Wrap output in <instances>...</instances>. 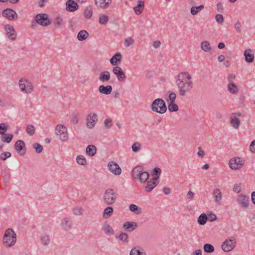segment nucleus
<instances>
[{"mask_svg":"<svg viewBox=\"0 0 255 255\" xmlns=\"http://www.w3.org/2000/svg\"><path fill=\"white\" fill-rule=\"evenodd\" d=\"M108 169L115 175H120L121 174L122 170L119 165L114 161H111L108 164Z\"/></svg>","mask_w":255,"mask_h":255,"instance_id":"ddd939ff","label":"nucleus"},{"mask_svg":"<svg viewBox=\"0 0 255 255\" xmlns=\"http://www.w3.org/2000/svg\"><path fill=\"white\" fill-rule=\"evenodd\" d=\"M161 173V170L159 167H155L153 169V177L152 178H155L156 180L158 181V179L159 178V176Z\"/></svg>","mask_w":255,"mask_h":255,"instance_id":"49530a36","label":"nucleus"},{"mask_svg":"<svg viewBox=\"0 0 255 255\" xmlns=\"http://www.w3.org/2000/svg\"><path fill=\"white\" fill-rule=\"evenodd\" d=\"M35 20L39 25L46 26L51 23V20L46 13H40L35 16Z\"/></svg>","mask_w":255,"mask_h":255,"instance_id":"6e6552de","label":"nucleus"},{"mask_svg":"<svg viewBox=\"0 0 255 255\" xmlns=\"http://www.w3.org/2000/svg\"><path fill=\"white\" fill-rule=\"evenodd\" d=\"M98 120V115L96 113L93 112L89 113L86 118L87 128L90 129L94 128Z\"/></svg>","mask_w":255,"mask_h":255,"instance_id":"9d476101","label":"nucleus"},{"mask_svg":"<svg viewBox=\"0 0 255 255\" xmlns=\"http://www.w3.org/2000/svg\"><path fill=\"white\" fill-rule=\"evenodd\" d=\"M129 209L130 211L136 214H140L142 212L141 209L135 204L130 205L129 206Z\"/></svg>","mask_w":255,"mask_h":255,"instance_id":"58836bf2","label":"nucleus"},{"mask_svg":"<svg viewBox=\"0 0 255 255\" xmlns=\"http://www.w3.org/2000/svg\"><path fill=\"white\" fill-rule=\"evenodd\" d=\"M176 95L173 92H168V95L166 99L168 103L174 102L176 99Z\"/></svg>","mask_w":255,"mask_h":255,"instance_id":"79ce46f5","label":"nucleus"},{"mask_svg":"<svg viewBox=\"0 0 255 255\" xmlns=\"http://www.w3.org/2000/svg\"><path fill=\"white\" fill-rule=\"evenodd\" d=\"M112 89L111 85H101L99 86L98 90L101 94L108 95L111 93Z\"/></svg>","mask_w":255,"mask_h":255,"instance_id":"412c9836","label":"nucleus"},{"mask_svg":"<svg viewBox=\"0 0 255 255\" xmlns=\"http://www.w3.org/2000/svg\"><path fill=\"white\" fill-rule=\"evenodd\" d=\"M144 7V2L143 0H140L138 1V4L133 8V10L137 15L141 14Z\"/></svg>","mask_w":255,"mask_h":255,"instance_id":"c85d7f7f","label":"nucleus"},{"mask_svg":"<svg viewBox=\"0 0 255 255\" xmlns=\"http://www.w3.org/2000/svg\"><path fill=\"white\" fill-rule=\"evenodd\" d=\"M2 136L1 140L3 142L9 143L11 140L13 135L11 134H4Z\"/></svg>","mask_w":255,"mask_h":255,"instance_id":"603ef678","label":"nucleus"},{"mask_svg":"<svg viewBox=\"0 0 255 255\" xmlns=\"http://www.w3.org/2000/svg\"><path fill=\"white\" fill-rule=\"evenodd\" d=\"M40 240L42 245L47 246L50 243V239L48 235L44 234L40 235Z\"/></svg>","mask_w":255,"mask_h":255,"instance_id":"2f4dec72","label":"nucleus"},{"mask_svg":"<svg viewBox=\"0 0 255 255\" xmlns=\"http://www.w3.org/2000/svg\"><path fill=\"white\" fill-rule=\"evenodd\" d=\"M228 92L232 95H236L239 92L240 89L237 85L235 83L228 84L227 85Z\"/></svg>","mask_w":255,"mask_h":255,"instance_id":"4be33fe9","label":"nucleus"},{"mask_svg":"<svg viewBox=\"0 0 255 255\" xmlns=\"http://www.w3.org/2000/svg\"><path fill=\"white\" fill-rule=\"evenodd\" d=\"M134 43V40L131 37H128L125 39L124 44L127 47H128Z\"/></svg>","mask_w":255,"mask_h":255,"instance_id":"3c124183","label":"nucleus"},{"mask_svg":"<svg viewBox=\"0 0 255 255\" xmlns=\"http://www.w3.org/2000/svg\"><path fill=\"white\" fill-rule=\"evenodd\" d=\"M112 121L110 118L107 119L104 121V126L107 128H109L112 127Z\"/></svg>","mask_w":255,"mask_h":255,"instance_id":"0e129e2a","label":"nucleus"},{"mask_svg":"<svg viewBox=\"0 0 255 255\" xmlns=\"http://www.w3.org/2000/svg\"><path fill=\"white\" fill-rule=\"evenodd\" d=\"M112 71L115 74L119 81H124L126 78V75L122 68L119 66H115L113 67Z\"/></svg>","mask_w":255,"mask_h":255,"instance_id":"f8f14e48","label":"nucleus"},{"mask_svg":"<svg viewBox=\"0 0 255 255\" xmlns=\"http://www.w3.org/2000/svg\"><path fill=\"white\" fill-rule=\"evenodd\" d=\"M236 76L234 74H230L228 75L227 77V80L228 81V84L230 83H235V81L236 80Z\"/></svg>","mask_w":255,"mask_h":255,"instance_id":"e2e57ef3","label":"nucleus"},{"mask_svg":"<svg viewBox=\"0 0 255 255\" xmlns=\"http://www.w3.org/2000/svg\"><path fill=\"white\" fill-rule=\"evenodd\" d=\"M32 147L35 149V151L37 153H41L43 150L42 146L38 143L33 144Z\"/></svg>","mask_w":255,"mask_h":255,"instance_id":"864d4df0","label":"nucleus"},{"mask_svg":"<svg viewBox=\"0 0 255 255\" xmlns=\"http://www.w3.org/2000/svg\"><path fill=\"white\" fill-rule=\"evenodd\" d=\"M71 122L74 124H76L78 122V114L73 113L71 115Z\"/></svg>","mask_w":255,"mask_h":255,"instance_id":"680f3d73","label":"nucleus"},{"mask_svg":"<svg viewBox=\"0 0 255 255\" xmlns=\"http://www.w3.org/2000/svg\"><path fill=\"white\" fill-rule=\"evenodd\" d=\"M72 211L75 215L80 216L83 213L84 210L82 207L77 206L73 208Z\"/></svg>","mask_w":255,"mask_h":255,"instance_id":"a18cd8bd","label":"nucleus"},{"mask_svg":"<svg viewBox=\"0 0 255 255\" xmlns=\"http://www.w3.org/2000/svg\"><path fill=\"white\" fill-rule=\"evenodd\" d=\"M191 75L187 72L179 73L175 80V84L178 89V94L184 97L190 93L193 88Z\"/></svg>","mask_w":255,"mask_h":255,"instance_id":"f257e3e1","label":"nucleus"},{"mask_svg":"<svg viewBox=\"0 0 255 255\" xmlns=\"http://www.w3.org/2000/svg\"><path fill=\"white\" fill-rule=\"evenodd\" d=\"M77 163L81 165H87V161L86 158L83 155H79L76 158Z\"/></svg>","mask_w":255,"mask_h":255,"instance_id":"37998d69","label":"nucleus"},{"mask_svg":"<svg viewBox=\"0 0 255 255\" xmlns=\"http://www.w3.org/2000/svg\"><path fill=\"white\" fill-rule=\"evenodd\" d=\"M130 255H146L144 252H140L139 250L133 248L130 252Z\"/></svg>","mask_w":255,"mask_h":255,"instance_id":"5fc2aeb1","label":"nucleus"},{"mask_svg":"<svg viewBox=\"0 0 255 255\" xmlns=\"http://www.w3.org/2000/svg\"><path fill=\"white\" fill-rule=\"evenodd\" d=\"M119 238L120 240H121L122 242L125 243H128V235L127 234L125 233H121L119 236Z\"/></svg>","mask_w":255,"mask_h":255,"instance_id":"052dcab7","label":"nucleus"},{"mask_svg":"<svg viewBox=\"0 0 255 255\" xmlns=\"http://www.w3.org/2000/svg\"><path fill=\"white\" fill-rule=\"evenodd\" d=\"M215 20L217 23L222 24L224 22V18L223 16L221 14H217L215 17Z\"/></svg>","mask_w":255,"mask_h":255,"instance_id":"4d7b16f0","label":"nucleus"},{"mask_svg":"<svg viewBox=\"0 0 255 255\" xmlns=\"http://www.w3.org/2000/svg\"><path fill=\"white\" fill-rule=\"evenodd\" d=\"M158 184V181L156 180L155 178H152L151 180H149L145 187V191L149 193L151 192Z\"/></svg>","mask_w":255,"mask_h":255,"instance_id":"a211bd4d","label":"nucleus"},{"mask_svg":"<svg viewBox=\"0 0 255 255\" xmlns=\"http://www.w3.org/2000/svg\"><path fill=\"white\" fill-rule=\"evenodd\" d=\"M11 156V154L9 152H2L0 154V159L1 160L4 161L7 158L10 157Z\"/></svg>","mask_w":255,"mask_h":255,"instance_id":"13d9d810","label":"nucleus"},{"mask_svg":"<svg viewBox=\"0 0 255 255\" xmlns=\"http://www.w3.org/2000/svg\"><path fill=\"white\" fill-rule=\"evenodd\" d=\"M212 195L215 203L218 205H222L223 196L221 189L219 188L214 189L212 191Z\"/></svg>","mask_w":255,"mask_h":255,"instance_id":"9b49d317","label":"nucleus"},{"mask_svg":"<svg viewBox=\"0 0 255 255\" xmlns=\"http://www.w3.org/2000/svg\"><path fill=\"white\" fill-rule=\"evenodd\" d=\"M244 55L245 57V60L247 62L251 63L254 61L255 55L251 49H248L245 50Z\"/></svg>","mask_w":255,"mask_h":255,"instance_id":"aec40b11","label":"nucleus"},{"mask_svg":"<svg viewBox=\"0 0 255 255\" xmlns=\"http://www.w3.org/2000/svg\"><path fill=\"white\" fill-rule=\"evenodd\" d=\"M108 20L109 17L105 14H102L99 17V22L100 24H106L108 22Z\"/></svg>","mask_w":255,"mask_h":255,"instance_id":"8fccbe9b","label":"nucleus"},{"mask_svg":"<svg viewBox=\"0 0 255 255\" xmlns=\"http://www.w3.org/2000/svg\"><path fill=\"white\" fill-rule=\"evenodd\" d=\"M148 177L149 174L148 172L143 171L142 172H141V174L140 175L139 177L138 178V179L139 180L140 182L145 183L148 178Z\"/></svg>","mask_w":255,"mask_h":255,"instance_id":"a19ab883","label":"nucleus"},{"mask_svg":"<svg viewBox=\"0 0 255 255\" xmlns=\"http://www.w3.org/2000/svg\"><path fill=\"white\" fill-rule=\"evenodd\" d=\"M137 227L136 222H126L123 224V227L127 232H131Z\"/></svg>","mask_w":255,"mask_h":255,"instance_id":"6ab92c4d","label":"nucleus"},{"mask_svg":"<svg viewBox=\"0 0 255 255\" xmlns=\"http://www.w3.org/2000/svg\"><path fill=\"white\" fill-rule=\"evenodd\" d=\"M168 104V110L170 112H176L178 110V109H179L178 106H177V105L175 104L174 102L169 103Z\"/></svg>","mask_w":255,"mask_h":255,"instance_id":"09e8293b","label":"nucleus"},{"mask_svg":"<svg viewBox=\"0 0 255 255\" xmlns=\"http://www.w3.org/2000/svg\"><path fill=\"white\" fill-rule=\"evenodd\" d=\"M117 195L113 189H108L103 195V201L108 205L113 204L116 201Z\"/></svg>","mask_w":255,"mask_h":255,"instance_id":"39448f33","label":"nucleus"},{"mask_svg":"<svg viewBox=\"0 0 255 255\" xmlns=\"http://www.w3.org/2000/svg\"><path fill=\"white\" fill-rule=\"evenodd\" d=\"M2 14L3 16L11 20L16 19L18 18L17 13L12 9H5L3 10Z\"/></svg>","mask_w":255,"mask_h":255,"instance_id":"4468645a","label":"nucleus"},{"mask_svg":"<svg viewBox=\"0 0 255 255\" xmlns=\"http://www.w3.org/2000/svg\"><path fill=\"white\" fill-rule=\"evenodd\" d=\"M208 220V217L205 213L201 214L198 218V223L200 225H204Z\"/></svg>","mask_w":255,"mask_h":255,"instance_id":"4c0bfd02","label":"nucleus"},{"mask_svg":"<svg viewBox=\"0 0 255 255\" xmlns=\"http://www.w3.org/2000/svg\"><path fill=\"white\" fill-rule=\"evenodd\" d=\"M93 15V9L91 6H87L84 11V16L86 19L90 18Z\"/></svg>","mask_w":255,"mask_h":255,"instance_id":"c9c22d12","label":"nucleus"},{"mask_svg":"<svg viewBox=\"0 0 255 255\" xmlns=\"http://www.w3.org/2000/svg\"><path fill=\"white\" fill-rule=\"evenodd\" d=\"M143 171V167L140 165L135 166L133 169L132 172V177L134 179H138L139 177L141 172Z\"/></svg>","mask_w":255,"mask_h":255,"instance_id":"b1692460","label":"nucleus"},{"mask_svg":"<svg viewBox=\"0 0 255 255\" xmlns=\"http://www.w3.org/2000/svg\"><path fill=\"white\" fill-rule=\"evenodd\" d=\"M122 58V54L117 52L111 58L110 63L112 65L117 66L121 61Z\"/></svg>","mask_w":255,"mask_h":255,"instance_id":"393cba45","label":"nucleus"},{"mask_svg":"<svg viewBox=\"0 0 255 255\" xmlns=\"http://www.w3.org/2000/svg\"><path fill=\"white\" fill-rule=\"evenodd\" d=\"M18 86L20 91L24 94H30L34 90L32 83L24 78H22L19 80Z\"/></svg>","mask_w":255,"mask_h":255,"instance_id":"20e7f679","label":"nucleus"},{"mask_svg":"<svg viewBox=\"0 0 255 255\" xmlns=\"http://www.w3.org/2000/svg\"><path fill=\"white\" fill-rule=\"evenodd\" d=\"M112 0H95L96 5L102 9L108 8Z\"/></svg>","mask_w":255,"mask_h":255,"instance_id":"dca6fc26","label":"nucleus"},{"mask_svg":"<svg viewBox=\"0 0 255 255\" xmlns=\"http://www.w3.org/2000/svg\"><path fill=\"white\" fill-rule=\"evenodd\" d=\"M244 164L245 161L239 157L232 158L229 162L230 168L234 170H237L241 169Z\"/></svg>","mask_w":255,"mask_h":255,"instance_id":"0eeeda50","label":"nucleus"},{"mask_svg":"<svg viewBox=\"0 0 255 255\" xmlns=\"http://www.w3.org/2000/svg\"><path fill=\"white\" fill-rule=\"evenodd\" d=\"M4 29L9 39L14 40L16 39V33L12 26L9 24L6 25L4 26Z\"/></svg>","mask_w":255,"mask_h":255,"instance_id":"2eb2a0df","label":"nucleus"},{"mask_svg":"<svg viewBox=\"0 0 255 255\" xmlns=\"http://www.w3.org/2000/svg\"><path fill=\"white\" fill-rule=\"evenodd\" d=\"M250 148L252 152L255 153V140L251 142Z\"/></svg>","mask_w":255,"mask_h":255,"instance_id":"774afa93","label":"nucleus"},{"mask_svg":"<svg viewBox=\"0 0 255 255\" xmlns=\"http://www.w3.org/2000/svg\"><path fill=\"white\" fill-rule=\"evenodd\" d=\"M204 6L202 4L199 6H193L190 9V12L192 15H196L199 11L204 9Z\"/></svg>","mask_w":255,"mask_h":255,"instance_id":"f704fd0d","label":"nucleus"},{"mask_svg":"<svg viewBox=\"0 0 255 255\" xmlns=\"http://www.w3.org/2000/svg\"><path fill=\"white\" fill-rule=\"evenodd\" d=\"M201 48L206 52H209L212 50V47L208 41H204L201 43Z\"/></svg>","mask_w":255,"mask_h":255,"instance_id":"473e14b6","label":"nucleus"},{"mask_svg":"<svg viewBox=\"0 0 255 255\" xmlns=\"http://www.w3.org/2000/svg\"><path fill=\"white\" fill-rule=\"evenodd\" d=\"M96 147L92 144L88 145L86 149V153L90 156H94L96 154Z\"/></svg>","mask_w":255,"mask_h":255,"instance_id":"7c9ffc66","label":"nucleus"},{"mask_svg":"<svg viewBox=\"0 0 255 255\" xmlns=\"http://www.w3.org/2000/svg\"><path fill=\"white\" fill-rule=\"evenodd\" d=\"M234 28L238 33L242 32V24L239 21H237L234 24Z\"/></svg>","mask_w":255,"mask_h":255,"instance_id":"bf43d9fd","label":"nucleus"},{"mask_svg":"<svg viewBox=\"0 0 255 255\" xmlns=\"http://www.w3.org/2000/svg\"><path fill=\"white\" fill-rule=\"evenodd\" d=\"M237 244L236 239L234 237L226 239L222 244V250L225 252H229L233 250Z\"/></svg>","mask_w":255,"mask_h":255,"instance_id":"423d86ee","label":"nucleus"},{"mask_svg":"<svg viewBox=\"0 0 255 255\" xmlns=\"http://www.w3.org/2000/svg\"><path fill=\"white\" fill-rule=\"evenodd\" d=\"M114 209L113 207L109 206L106 208L103 211V217L105 219L110 218L113 214Z\"/></svg>","mask_w":255,"mask_h":255,"instance_id":"72a5a7b5","label":"nucleus"},{"mask_svg":"<svg viewBox=\"0 0 255 255\" xmlns=\"http://www.w3.org/2000/svg\"><path fill=\"white\" fill-rule=\"evenodd\" d=\"M16 242V235L10 228L5 230L3 238V244L9 247L13 246Z\"/></svg>","mask_w":255,"mask_h":255,"instance_id":"f03ea898","label":"nucleus"},{"mask_svg":"<svg viewBox=\"0 0 255 255\" xmlns=\"http://www.w3.org/2000/svg\"><path fill=\"white\" fill-rule=\"evenodd\" d=\"M72 222L70 219H65V230H69L72 227Z\"/></svg>","mask_w":255,"mask_h":255,"instance_id":"6e6d98bb","label":"nucleus"},{"mask_svg":"<svg viewBox=\"0 0 255 255\" xmlns=\"http://www.w3.org/2000/svg\"><path fill=\"white\" fill-rule=\"evenodd\" d=\"M79 7L78 3L73 0H68L66 3V9L71 12L76 10Z\"/></svg>","mask_w":255,"mask_h":255,"instance_id":"f3484780","label":"nucleus"},{"mask_svg":"<svg viewBox=\"0 0 255 255\" xmlns=\"http://www.w3.org/2000/svg\"><path fill=\"white\" fill-rule=\"evenodd\" d=\"M233 191L236 192V193H240L241 190H242V188H241V184H236L234 185V187H233Z\"/></svg>","mask_w":255,"mask_h":255,"instance_id":"69168bd1","label":"nucleus"},{"mask_svg":"<svg viewBox=\"0 0 255 255\" xmlns=\"http://www.w3.org/2000/svg\"><path fill=\"white\" fill-rule=\"evenodd\" d=\"M7 129L5 124H0V134H4Z\"/></svg>","mask_w":255,"mask_h":255,"instance_id":"338daca9","label":"nucleus"},{"mask_svg":"<svg viewBox=\"0 0 255 255\" xmlns=\"http://www.w3.org/2000/svg\"><path fill=\"white\" fill-rule=\"evenodd\" d=\"M203 249L205 252L211 253L214 251V247L211 244H206L204 245Z\"/></svg>","mask_w":255,"mask_h":255,"instance_id":"c03bdc74","label":"nucleus"},{"mask_svg":"<svg viewBox=\"0 0 255 255\" xmlns=\"http://www.w3.org/2000/svg\"><path fill=\"white\" fill-rule=\"evenodd\" d=\"M237 201L240 206L244 209H247L249 207V197L244 194H240L238 195L237 198Z\"/></svg>","mask_w":255,"mask_h":255,"instance_id":"1a4fd4ad","label":"nucleus"},{"mask_svg":"<svg viewBox=\"0 0 255 255\" xmlns=\"http://www.w3.org/2000/svg\"><path fill=\"white\" fill-rule=\"evenodd\" d=\"M89 36L88 32L86 30H81L77 35V38L80 41L85 40Z\"/></svg>","mask_w":255,"mask_h":255,"instance_id":"e433bc0d","label":"nucleus"},{"mask_svg":"<svg viewBox=\"0 0 255 255\" xmlns=\"http://www.w3.org/2000/svg\"><path fill=\"white\" fill-rule=\"evenodd\" d=\"M26 132L29 135H33L35 133L34 127L32 125H28L26 127Z\"/></svg>","mask_w":255,"mask_h":255,"instance_id":"de8ad7c7","label":"nucleus"},{"mask_svg":"<svg viewBox=\"0 0 255 255\" xmlns=\"http://www.w3.org/2000/svg\"><path fill=\"white\" fill-rule=\"evenodd\" d=\"M131 149L134 152H138L142 149L141 144L137 141L135 142L132 144Z\"/></svg>","mask_w":255,"mask_h":255,"instance_id":"ea45409f","label":"nucleus"},{"mask_svg":"<svg viewBox=\"0 0 255 255\" xmlns=\"http://www.w3.org/2000/svg\"><path fill=\"white\" fill-rule=\"evenodd\" d=\"M15 149L19 153L21 151L25 149V143L22 140H18L15 143L14 145Z\"/></svg>","mask_w":255,"mask_h":255,"instance_id":"c756f323","label":"nucleus"},{"mask_svg":"<svg viewBox=\"0 0 255 255\" xmlns=\"http://www.w3.org/2000/svg\"><path fill=\"white\" fill-rule=\"evenodd\" d=\"M102 229L104 233L107 235H112L114 233V230L107 222H104L103 223Z\"/></svg>","mask_w":255,"mask_h":255,"instance_id":"cd10ccee","label":"nucleus"},{"mask_svg":"<svg viewBox=\"0 0 255 255\" xmlns=\"http://www.w3.org/2000/svg\"><path fill=\"white\" fill-rule=\"evenodd\" d=\"M99 79L102 82L109 81L111 79L110 73L108 71L102 72L99 75Z\"/></svg>","mask_w":255,"mask_h":255,"instance_id":"a878e982","label":"nucleus"},{"mask_svg":"<svg viewBox=\"0 0 255 255\" xmlns=\"http://www.w3.org/2000/svg\"><path fill=\"white\" fill-rule=\"evenodd\" d=\"M55 134L57 138L62 141L63 140L64 136L62 135L64 134V126L63 125L59 124L56 127Z\"/></svg>","mask_w":255,"mask_h":255,"instance_id":"5701e85b","label":"nucleus"},{"mask_svg":"<svg viewBox=\"0 0 255 255\" xmlns=\"http://www.w3.org/2000/svg\"><path fill=\"white\" fill-rule=\"evenodd\" d=\"M230 124L236 129H239L241 121L236 116H233L230 118Z\"/></svg>","mask_w":255,"mask_h":255,"instance_id":"bb28decb","label":"nucleus"},{"mask_svg":"<svg viewBox=\"0 0 255 255\" xmlns=\"http://www.w3.org/2000/svg\"><path fill=\"white\" fill-rule=\"evenodd\" d=\"M150 108L153 112L160 114H163L167 111L165 102L160 98L155 99L152 103Z\"/></svg>","mask_w":255,"mask_h":255,"instance_id":"7ed1b4c3","label":"nucleus"}]
</instances>
